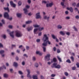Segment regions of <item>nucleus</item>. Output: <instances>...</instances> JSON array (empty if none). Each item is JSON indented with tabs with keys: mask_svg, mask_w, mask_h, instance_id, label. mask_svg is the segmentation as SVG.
<instances>
[{
	"mask_svg": "<svg viewBox=\"0 0 79 79\" xmlns=\"http://www.w3.org/2000/svg\"><path fill=\"white\" fill-rule=\"evenodd\" d=\"M42 40L44 41L43 43L42 44V46L46 47L47 46V44H48L49 45H51V42L48 40V37L47 36V34H44V35Z\"/></svg>",
	"mask_w": 79,
	"mask_h": 79,
	"instance_id": "1",
	"label": "nucleus"
},
{
	"mask_svg": "<svg viewBox=\"0 0 79 79\" xmlns=\"http://www.w3.org/2000/svg\"><path fill=\"white\" fill-rule=\"evenodd\" d=\"M52 68H55L57 69H60L61 67V65L59 64H57V63H54L52 65Z\"/></svg>",
	"mask_w": 79,
	"mask_h": 79,
	"instance_id": "2",
	"label": "nucleus"
},
{
	"mask_svg": "<svg viewBox=\"0 0 79 79\" xmlns=\"http://www.w3.org/2000/svg\"><path fill=\"white\" fill-rule=\"evenodd\" d=\"M15 35L17 37H21L23 36V34L20 31L17 30L15 31Z\"/></svg>",
	"mask_w": 79,
	"mask_h": 79,
	"instance_id": "3",
	"label": "nucleus"
},
{
	"mask_svg": "<svg viewBox=\"0 0 79 79\" xmlns=\"http://www.w3.org/2000/svg\"><path fill=\"white\" fill-rule=\"evenodd\" d=\"M7 32H8V34H9L10 37L12 38H14V31H12L10 32V30H7Z\"/></svg>",
	"mask_w": 79,
	"mask_h": 79,
	"instance_id": "4",
	"label": "nucleus"
},
{
	"mask_svg": "<svg viewBox=\"0 0 79 79\" xmlns=\"http://www.w3.org/2000/svg\"><path fill=\"white\" fill-rule=\"evenodd\" d=\"M40 12H38L36 14L35 17L36 19H41L42 18V17L40 15Z\"/></svg>",
	"mask_w": 79,
	"mask_h": 79,
	"instance_id": "5",
	"label": "nucleus"
},
{
	"mask_svg": "<svg viewBox=\"0 0 79 79\" xmlns=\"http://www.w3.org/2000/svg\"><path fill=\"white\" fill-rule=\"evenodd\" d=\"M27 73H28V74H27V77H29V78H32V76L31 75H30V73H31V71L29 69H27Z\"/></svg>",
	"mask_w": 79,
	"mask_h": 79,
	"instance_id": "6",
	"label": "nucleus"
},
{
	"mask_svg": "<svg viewBox=\"0 0 79 79\" xmlns=\"http://www.w3.org/2000/svg\"><path fill=\"white\" fill-rule=\"evenodd\" d=\"M10 6L12 7L13 8H16V4L14 3L13 1H11L10 2Z\"/></svg>",
	"mask_w": 79,
	"mask_h": 79,
	"instance_id": "7",
	"label": "nucleus"
},
{
	"mask_svg": "<svg viewBox=\"0 0 79 79\" xmlns=\"http://www.w3.org/2000/svg\"><path fill=\"white\" fill-rule=\"evenodd\" d=\"M9 16L10 15H9L8 13L7 12H6L4 14V18L6 19L8 18V17H9Z\"/></svg>",
	"mask_w": 79,
	"mask_h": 79,
	"instance_id": "8",
	"label": "nucleus"
},
{
	"mask_svg": "<svg viewBox=\"0 0 79 79\" xmlns=\"http://www.w3.org/2000/svg\"><path fill=\"white\" fill-rule=\"evenodd\" d=\"M50 54H47L46 56H45V59L46 60H47L48 61H49L50 59Z\"/></svg>",
	"mask_w": 79,
	"mask_h": 79,
	"instance_id": "9",
	"label": "nucleus"
},
{
	"mask_svg": "<svg viewBox=\"0 0 79 79\" xmlns=\"http://www.w3.org/2000/svg\"><path fill=\"white\" fill-rule=\"evenodd\" d=\"M53 5V2H51L49 4L48 3L46 4L47 7H52Z\"/></svg>",
	"mask_w": 79,
	"mask_h": 79,
	"instance_id": "10",
	"label": "nucleus"
},
{
	"mask_svg": "<svg viewBox=\"0 0 79 79\" xmlns=\"http://www.w3.org/2000/svg\"><path fill=\"white\" fill-rule=\"evenodd\" d=\"M67 9L68 10H69L70 11V12H71V13L73 12V9L72 7H67Z\"/></svg>",
	"mask_w": 79,
	"mask_h": 79,
	"instance_id": "11",
	"label": "nucleus"
},
{
	"mask_svg": "<svg viewBox=\"0 0 79 79\" xmlns=\"http://www.w3.org/2000/svg\"><path fill=\"white\" fill-rule=\"evenodd\" d=\"M52 35V38H53L54 39H55L56 42H59L58 39L57 38H56V36H55L54 35Z\"/></svg>",
	"mask_w": 79,
	"mask_h": 79,
	"instance_id": "12",
	"label": "nucleus"
},
{
	"mask_svg": "<svg viewBox=\"0 0 79 79\" xmlns=\"http://www.w3.org/2000/svg\"><path fill=\"white\" fill-rule=\"evenodd\" d=\"M51 63H53V62H56L57 61V59L56 58L54 57L52 60H51Z\"/></svg>",
	"mask_w": 79,
	"mask_h": 79,
	"instance_id": "13",
	"label": "nucleus"
},
{
	"mask_svg": "<svg viewBox=\"0 0 79 79\" xmlns=\"http://www.w3.org/2000/svg\"><path fill=\"white\" fill-rule=\"evenodd\" d=\"M33 29V27L32 26H31L30 27H28L27 28V29L28 31H32Z\"/></svg>",
	"mask_w": 79,
	"mask_h": 79,
	"instance_id": "14",
	"label": "nucleus"
},
{
	"mask_svg": "<svg viewBox=\"0 0 79 79\" xmlns=\"http://www.w3.org/2000/svg\"><path fill=\"white\" fill-rule=\"evenodd\" d=\"M33 79H37V74H34L32 75Z\"/></svg>",
	"mask_w": 79,
	"mask_h": 79,
	"instance_id": "15",
	"label": "nucleus"
},
{
	"mask_svg": "<svg viewBox=\"0 0 79 79\" xmlns=\"http://www.w3.org/2000/svg\"><path fill=\"white\" fill-rule=\"evenodd\" d=\"M38 28H35L33 30V32L35 34H37V31H38Z\"/></svg>",
	"mask_w": 79,
	"mask_h": 79,
	"instance_id": "16",
	"label": "nucleus"
},
{
	"mask_svg": "<svg viewBox=\"0 0 79 79\" xmlns=\"http://www.w3.org/2000/svg\"><path fill=\"white\" fill-rule=\"evenodd\" d=\"M13 66L15 67H17L18 66V64L17 62H15L13 63Z\"/></svg>",
	"mask_w": 79,
	"mask_h": 79,
	"instance_id": "17",
	"label": "nucleus"
},
{
	"mask_svg": "<svg viewBox=\"0 0 79 79\" xmlns=\"http://www.w3.org/2000/svg\"><path fill=\"white\" fill-rule=\"evenodd\" d=\"M23 11L25 14L27 15V14L28 13V10H27L26 8H24L23 9Z\"/></svg>",
	"mask_w": 79,
	"mask_h": 79,
	"instance_id": "18",
	"label": "nucleus"
},
{
	"mask_svg": "<svg viewBox=\"0 0 79 79\" xmlns=\"http://www.w3.org/2000/svg\"><path fill=\"white\" fill-rule=\"evenodd\" d=\"M1 37L3 38L4 39H5L6 38V35L5 34H3L1 35Z\"/></svg>",
	"mask_w": 79,
	"mask_h": 79,
	"instance_id": "19",
	"label": "nucleus"
},
{
	"mask_svg": "<svg viewBox=\"0 0 79 79\" xmlns=\"http://www.w3.org/2000/svg\"><path fill=\"white\" fill-rule=\"evenodd\" d=\"M16 16L18 18H21V14L17 13L16 14Z\"/></svg>",
	"mask_w": 79,
	"mask_h": 79,
	"instance_id": "20",
	"label": "nucleus"
},
{
	"mask_svg": "<svg viewBox=\"0 0 79 79\" xmlns=\"http://www.w3.org/2000/svg\"><path fill=\"white\" fill-rule=\"evenodd\" d=\"M44 27H40L38 29L39 31H43V30H44Z\"/></svg>",
	"mask_w": 79,
	"mask_h": 79,
	"instance_id": "21",
	"label": "nucleus"
},
{
	"mask_svg": "<svg viewBox=\"0 0 79 79\" xmlns=\"http://www.w3.org/2000/svg\"><path fill=\"white\" fill-rule=\"evenodd\" d=\"M61 5L63 6V8H65L66 7V6L64 5V2H61Z\"/></svg>",
	"mask_w": 79,
	"mask_h": 79,
	"instance_id": "22",
	"label": "nucleus"
},
{
	"mask_svg": "<svg viewBox=\"0 0 79 79\" xmlns=\"http://www.w3.org/2000/svg\"><path fill=\"white\" fill-rule=\"evenodd\" d=\"M32 21L29 20V21H28L26 22V24H31V23H32Z\"/></svg>",
	"mask_w": 79,
	"mask_h": 79,
	"instance_id": "23",
	"label": "nucleus"
},
{
	"mask_svg": "<svg viewBox=\"0 0 79 79\" xmlns=\"http://www.w3.org/2000/svg\"><path fill=\"white\" fill-rule=\"evenodd\" d=\"M44 19H49V18H50V16H47L46 15L45 16H44V17H43Z\"/></svg>",
	"mask_w": 79,
	"mask_h": 79,
	"instance_id": "24",
	"label": "nucleus"
},
{
	"mask_svg": "<svg viewBox=\"0 0 79 79\" xmlns=\"http://www.w3.org/2000/svg\"><path fill=\"white\" fill-rule=\"evenodd\" d=\"M4 9L5 10H6L7 11H8V12L10 11V9H9V8H8V7H4Z\"/></svg>",
	"mask_w": 79,
	"mask_h": 79,
	"instance_id": "25",
	"label": "nucleus"
},
{
	"mask_svg": "<svg viewBox=\"0 0 79 79\" xmlns=\"http://www.w3.org/2000/svg\"><path fill=\"white\" fill-rule=\"evenodd\" d=\"M57 28L58 29H62V26L60 25H59L57 26Z\"/></svg>",
	"mask_w": 79,
	"mask_h": 79,
	"instance_id": "26",
	"label": "nucleus"
},
{
	"mask_svg": "<svg viewBox=\"0 0 79 79\" xmlns=\"http://www.w3.org/2000/svg\"><path fill=\"white\" fill-rule=\"evenodd\" d=\"M48 1H46L45 0H43L42 1V3H44V4H46L47 3H48Z\"/></svg>",
	"mask_w": 79,
	"mask_h": 79,
	"instance_id": "27",
	"label": "nucleus"
},
{
	"mask_svg": "<svg viewBox=\"0 0 79 79\" xmlns=\"http://www.w3.org/2000/svg\"><path fill=\"white\" fill-rule=\"evenodd\" d=\"M60 34H61V35H64L65 34L64 32L63 31H60Z\"/></svg>",
	"mask_w": 79,
	"mask_h": 79,
	"instance_id": "28",
	"label": "nucleus"
},
{
	"mask_svg": "<svg viewBox=\"0 0 79 79\" xmlns=\"http://www.w3.org/2000/svg\"><path fill=\"white\" fill-rule=\"evenodd\" d=\"M5 53V51L4 50H0V54L1 55Z\"/></svg>",
	"mask_w": 79,
	"mask_h": 79,
	"instance_id": "29",
	"label": "nucleus"
},
{
	"mask_svg": "<svg viewBox=\"0 0 79 79\" xmlns=\"http://www.w3.org/2000/svg\"><path fill=\"white\" fill-rule=\"evenodd\" d=\"M71 5L73 6H76V3L75 2H73Z\"/></svg>",
	"mask_w": 79,
	"mask_h": 79,
	"instance_id": "30",
	"label": "nucleus"
},
{
	"mask_svg": "<svg viewBox=\"0 0 79 79\" xmlns=\"http://www.w3.org/2000/svg\"><path fill=\"white\" fill-rule=\"evenodd\" d=\"M18 3L19 6H21V5H22V2L20 1H19Z\"/></svg>",
	"mask_w": 79,
	"mask_h": 79,
	"instance_id": "31",
	"label": "nucleus"
},
{
	"mask_svg": "<svg viewBox=\"0 0 79 79\" xmlns=\"http://www.w3.org/2000/svg\"><path fill=\"white\" fill-rule=\"evenodd\" d=\"M57 59H58V60H59V61H60V62H61V59L60 57V56H57Z\"/></svg>",
	"mask_w": 79,
	"mask_h": 79,
	"instance_id": "32",
	"label": "nucleus"
},
{
	"mask_svg": "<svg viewBox=\"0 0 79 79\" xmlns=\"http://www.w3.org/2000/svg\"><path fill=\"white\" fill-rule=\"evenodd\" d=\"M33 26L34 27H40V26L37 24H36L34 25Z\"/></svg>",
	"mask_w": 79,
	"mask_h": 79,
	"instance_id": "33",
	"label": "nucleus"
},
{
	"mask_svg": "<svg viewBox=\"0 0 79 79\" xmlns=\"http://www.w3.org/2000/svg\"><path fill=\"white\" fill-rule=\"evenodd\" d=\"M42 48H43V52H46V48L44 47H43Z\"/></svg>",
	"mask_w": 79,
	"mask_h": 79,
	"instance_id": "34",
	"label": "nucleus"
},
{
	"mask_svg": "<svg viewBox=\"0 0 79 79\" xmlns=\"http://www.w3.org/2000/svg\"><path fill=\"white\" fill-rule=\"evenodd\" d=\"M8 74H7L5 73L3 74V77H8Z\"/></svg>",
	"mask_w": 79,
	"mask_h": 79,
	"instance_id": "35",
	"label": "nucleus"
},
{
	"mask_svg": "<svg viewBox=\"0 0 79 79\" xmlns=\"http://www.w3.org/2000/svg\"><path fill=\"white\" fill-rule=\"evenodd\" d=\"M18 73L20 75H22V74H23V73L21 71H18Z\"/></svg>",
	"mask_w": 79,
	"mask_h": 79,
	"instance_id": "36",
	"label": "nucleus"
},
{
	"mask_svg": "<svg viewBox=\"0 0 79 79\" xmlns=\"http://www.w3.org/2000/svg\"><path fill=\"white\" fill-rule=\"evenodd\" d=\"M35 66L36 67V68H38L39 67V64L37 63H35Z\"/></svg>",
	"mask_w": 79,
	"mask_h": 79,
	"instance_id": "37",
	"label": "nucleus"
},
{
	"mask_svg": "<svg viewBox=\"0 0 79 79\" xmlns=\"http://www.w3.org/2000/svg\"><path fill=\"white\" fill-rule=\"evenodd\" d=\"M7 19H9V20H12L13 18L11 17H10V15L9 16L8 18Z\"/></svg>",
	"mask_w": 79,
	"mask_h": 79,
	"instance_id": "38",
	"label": "nucleus"
},
{
	"mask_svg": "<svg viewBox=\"0 0 79 79\" xmlns=\"http://www.w3.org/2000/svg\"><path fill=\"white\" fill-rule=\"evenodd\" d=\"M66 35H67L68 36H69V35H70L71 34V33L70 32H66Z\"/></svg>",
	"mask_w": 79,
	"mask_h": 79,
	"instance_id": "39",
	"label": "nucleus"
},
{
	"mask_svg": "<svg viewBox=\"0 0 79 79\" xmlns=\"http://www.w3.org/2000/svg\"><path fill=\"white\" fill-rule=\"evenodd\" d=\"M8 27L10 29H12L13 28V25H10L8 26Z\"/></svg>",
	"mask_w": 79,
	"mask_h": 79,
	"instance_id": "40",
	"label": "nucleus"
},
{
	"mask_svg": "<svg viewBox=\"0 0 79 79\" xmlns=\"http://www.w3.org/2000/svg\"><path fill=\"white\" fill-rule=\"evenodd\" d=\"M1 22H2V24H5V20L2 19L1 20Z\"/></svg>",
	"mask_w": 79,
	"mask_h": 79,
	"instance_id": "41",
	"label": "nucleus"
},
{
	"mask_svg": "<svg viewBox=\"0 0 79 79\" xmlns=\"http://www.w3.org/2000/svg\"><path fill=\"white\" fill-rule=\"evenodd\" d=\"M36 41L38 43H39V42H40V39H37L36 40Z\"/></svg>",
	"mask_w": 79,
	"mask_h": 79,
	"instance_id": "42",
	"label": "nucleus"
},
{
	"mask_svg": "<svg viewBox=\"0 0 79 79\" xmlns=\"http://www.w3.org/2000/svg\"><path fill=\"white\" fill-rule=\"evenodd\" d=\"M66 62L67 63H71V60L69 59H68L66 61Z\"/></svg>",
	"mask_w": 79,
	"mask_h": 79,
	"instance_id": "43",
	"label": "nucleus"
},
{
	"mask_svg": "<svg viewBox=\"0 0 79 79\" xmlns=\"http://www.w3.org/2000/svg\"><path fill=\"white\" fill-rule=\"evenodd\" d=\"M70 59H71L72 61H74V57H73V56H72L70 57Z\"/></svg>",
	"mask_w": 79,
	"mask_h": 79,
	"instance_id": "44",
	"label": "nucleus"
},
{
	"mask_svg": "<svg viewBox=\"0 0 79 79\" xmlns=\"http://www.w3.org/2000/svg\"><path fill=\"white\" fill-rule=\"evenodd\" d=\"M64 74L65 76H68V75H69L68 73L66 72H65L64 73Z\"/></svg>",
	"mask_w": 79,
	"mask_h": 79,
	"instance_id": "45",
	"label": "nucleus"
},
{
	"mask_svg": "<svg viewBox=\"0 0 79 79\" xmlns=\"http://www.w3.org/2000/svg\"><path fill=\"white\" fill-rule=\"evenodd\" d=\"M9 70L10 73H13V69H10Z\"/></svg>",
	"mask_w": 79,
	"mask_h": 79,
	"instance_id": "46",
	"label": "nucleus"
},
{
	"mask_svg": "<svg viewBox=\"0 0 79 79\" xmlns=\"http://www.w3.org/2000/svg\"><path fill=\"white\" fill-rule=\"evenodd\" d=\"M70 19V17L66 16L65 17V19Z\"/></svg>",
	"mask_w": 79,
	"mask_h": 79,
	"instance_id": "47",
	"label": "nucleus"
},
{
	"mask_svg": "<svg viewBox=\"0 0 79 79\" xmlns=\"http://www.w3.org/2000/svg\"><path fill=\"white\" fill-rule=\"evenodd\" d=\"M53 62H52V60H51V62H48V65H50Z\"/></svg>",
	"mask_w": 79,
	"mask_h": 79,
	"instance_id": "48",
	"label": "nucleus"
},
{
	"mask_svg": "<svg viewBox=\"0 0 79 79\" xmlns=\"http://www.w3.org/2000/svg\"><path fill=\"white\" fill-rule=\"evenodd\" d=\"M26 8H27V9H29V8H30V6H29V5H27V6H26Z\"/></svg>",
	"mask_w": 79,
	"mask_h": 79,
	"instance_id": "49",
	"label": "nucleus"
},
{
	"mask_svg": "<svg viewBox=\"0 0 79 79\" xmlns=\"http://www.w3.org/2000/svg\"><path fill=\"white\" fill-rule=\"evenodd\" d=\"M15 60H16V61H18L19 60V57L18 56L16 57Z\"/></svg>",
	"mask_w": 79,
	"mask_h": 79,
	"instance_id": "50",
	"label": "nucleus"
},
{
	"mask_svg": "<svg viewBox=\"0 0 79 79\" xmlns=\"http://www.w3.org/2000/svg\"><path fill=\"white\" fill-rule=\"evenodd\" d=\"M2 67V69L3 68L4 69H6V66H5V65H3Z\"/></svg>",
	"mask_w": 79,
	"mask_h": 79,
	"instance_id": "51",
	"label": "nucleus"
},
{
	"mask_svg": "<svg viewBox=\"0 0 79 79\" xmlns=\"http://www.w3.org/2000/svg\"><path fill=\"white\" fill-rule=\"evenodd\" d=\"M3 44L1 43H0V48H3Z\"/></svg>",
	"mask_w": 79,
	"mask_h": 79,
	"instance_id": "52",
	"label": "nucleus"
},
{
	"mask_svg": "<svg viewBox=\"0 0 79 79\" xmlns=\"http://www.w3.org/2000/svg\"><path fill=\"white\" fill-rule=\"evenodd\" d=\"M75 18H76V19H79V15H76V16H75Z\"/></svg>",
	"mask_w": 79,
	"mask_h": 79,
	"instance_id": "53",
	"label": "nucleus"
},
{
	"mask_svg": "<svg viewBox=\"0 0 79 79\" xmlns=\"http://www.w3.org/2000/svg\"><path fill=\"white\" fill-rule=\"evenodd\" d=\"M40 52L39 51H37L36 52V54H37L38 55H39V53H40Z\"/></svg>",
	"mask_w": 79,
	"mask_h": 79,
	"instance_id": "54",
	"label": "nucleus"
},
{
	"mask_svg": "<svg viewBox=\"0 0 79 79\" xmlns=\"http://www.w3.org/2000/svg\"><path fill=\"white\" fill-rule=\"evenodd\" d=\"M16 47V45L15 44H12V48H13L14 47L15 48Z\"/></svg>",
	"mask_w": 79,
	"mask_h": 79,
	"instance_id": "55",
	"label": "nucleus"
},
{
	"mask_svg": "<svg viewBox=\"0 0 79 79\" xmlns=\"http://www.w3.org/2000/svg\"><path fill=\"white\" fill-rule=\"evenodd\" d=\"M6 65L7 67L9 66H10V65L9 64V63H6Z\"/></svg>",
	"mask_w": 79,
	"mask_h": 79,
	"instance_id": "56",
	"label": "nucleus"
},
{
	"mask_svg": "<svg viewBox=\"0 0 79 79\" xmlns=\"http://www.w3.org/2000/svg\"><path fill=\"white\" fill-rule=\"evenodd\" d=\"M42 35V32H40L38 33V36H41Z\"/></svg>",
	"mask_w": 79,
	"mask_h": 79,
	"instance_id": "57",
	"label": "nucleus"
},
{
	"mask_svg": "<svg viewBox=\"0 0 79 79\" xmlns=\"http://www.w3.org/2000/svg\"><path fill=\"white\" fill-rule=\"evenodd\" d=\"M32 60L33 61H35L36 60V59L35 57H33L32 58Z\"/></svg>",
	"mask_w": 79,
	"mask_h": 79,
	"instance_id": "58",
	"label": "nucleus"
},
{
	"mask_svg": "<svg viewBox=\"0 0 79 79\" xmlns=\"http://www.w3.org/2000/svg\"><path fill=\"white\" fill-rule=\"evenodd\" d=\"M27 2L29 4H30L31 3V0H28Z\"/></svg>",
	"mask_w": 79,
	"mask_h": 79,
	"instance_id": "59",
	"label": "nucleus"
},
{
	"mask_svg": "<svg viewBox=\"0 0 79 79\" xmlns=\"http://www.w3.org/2000/svg\"><path fill=\"white\" fill-rule=\"evenodd\" d=\"M25 62L24 61H23L22 62V65H23V66H24V65H25Z\"/></svg>",
	"mask_w": 79,
	"mask_h": 79,
	"instance_id": "60",
	"label": "nucleus"
},
{
	"mask_svg": "<svg viewBox=\"0 0 79 79\" xmlns=\"http://www.w3.org/2000/svg\"><path fill=\"white\" fill-rule=\"evenodd\" d=\"M76 65L77 66V68H79V63H77L76 64Z\"/></svg>",
	"mask_w": 79,
	"mask_h": 79,
	"instance_id": "61",
	"label": "nucleus"
},
{
	"mask_svg": "<svg viewBox=\"0 0 79 79\" xmlns=\"http://www.w3.org/2000/svg\"><path fill=\"white\" fill-rule=\"evenodd\" d=\"M73 29L75 31H77V28H76V27H73Z\"/></svg>",
	"mask_w": 79,
	"mask_h": 79,
	"instance_id": "62",
	"label": "nucleus"
},
{
	"mask_svg": "<svg viewBox=\"0 0 79 79\" xmlns=\"http://www.w3.org/2000/svg\"><path fill=\"white\" fill-rule=\"evenodd\" d=\"M23 56H25V57H26L27 58V57H28V56H27V54H23Z\"/></svg>",
	"mask_w": 79,
	"mask_h": 79,
	"instance_id": "63",
	"label": "nucleus"
},
{
	"mask_svg": "<svg viewBox=\"0 0 79 79\" xmlns=\"http://www.w3.org/2000/svg\"><path fill=\"white\" fill-rule=\"evenodd\" d=\"M55 76H56V75H55V74H52L51 75L52 77H55Z\"/></svg>",
	"mask_w": 79,
	"mask_h": 79,
	"instance_id": "64",
	"label": "nucleus"
}]
</instances>
